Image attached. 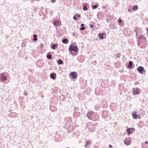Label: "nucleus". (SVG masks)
Returning a JSON list of instances; mask_svg holds the SVG:
<instances>
[{
    "instance_id": "nucleus-1",
    "label": "nucleus",
    "mask_w": 148,
    "mask_h": 148,
    "mask_svg": "<svg viewBox=\"0 0 148 148\" xmlns=\"http://www.w3.org/2000/svg\"><path fill=\"white\" fill-rule=\"evenodd\" d=\"M146 43V38L143 35H140L138 38V45L139 47L143 48L145 47Z\"/></svg>"
},
{
    "instance_id": "nucleus-2",
    "label": "nucleus",
    "mask_w": 148,
    "mask_h": 148,
    "mask_svg": "<svg viewBox=\"0 0 148 148\" xmlns=\"http://www.w3.org/2000/svg\"><path fill=\"white\" fill-rule=\"evenodd\" d=\"M131 140L129 138H125L124 141V143L126 145H128L130 144Z\"/></svg>"
},
{
    "instance_id": "nucleus-3",
    "label": "nucleus",
    "mask_w": 148,
    "mask_h": 148,
    "mask_svg": "<svg viewBox=\"0 0 148 148\" xmlns=\"http://www.w3.org/2000/svg\"><path fill=\"white\" fill-rule=\"evenodd\" d=\"M69 49L71 51H73L77 52L78 51V48L77 47L74 46H70Z\"/></svg>"
},
{
    "instance_id": "nucleus-4",
    "label": "nucleus",
    "mask_w": 148,
    "mask_h": 148,
    "mask_svg": "<svg viewBox=\"0 0 148 148\" xmlns=\"http://www.w3.org/2000/svg\"><path fill=\"white\" fill-rule=\"evenodd\" d=\"M94 114V112H89L87 113L86 114V116L87 118L90 120H91L93 115Z\"/></svg>"
},
{
    "instance_id": "nucleus-5",
    "label": "nucleus",
    "mask_w": 148,
    "mask_h": 148,
    "mask_svg": "<svg viewBox=\"0 0 148 148\" xmlns=\"http://www.w3.org/2000/svg\"><path fill=\"white\" fill-rule=\"evenodd\" d=\"M132 92L133 94L134 95L139 94L138 89L137 88H133Z\"/></svg>"
},
{
    "instance_id": "nucleus-6",
    "label": "nucleus",
    "mask_w": 148,
    "mask_h": 148,
    "mask_svg": "<svg viewBox=\"0 0 148 148\" xmlns=\"http://www.w3.org/2000/svg\"><path fill=\"white\" fill-rule=\"evenodd\" d=\"M98 116L97 113H94L93 115L91 120L93 121H96L98 120Z\"/></svg>"
},
{
    "instance_id": "nucleus-7",
    "label": "nucleus",
    "mask_w": 148,
    "mask_h": 148,
    "mask_svg": "<svg viewBox=\"0 0 148 148\" xmlns=\"http://www.w3.org/2000/svg\"><path fill=\"white\" fill-rule=\"evenodd\" d=\"M144 68L141 66H139L137 68V70L140 73H143Z\"/></svg>"
},
{
    "instance_id": "nucleus-8",
    "label": "nucleus",
    "mask_w": 148,
    "mask_h": 148,
    "mask_svg": "<svg viewBox=\"0 0 148 148\" xmlns=\"http://www.w3.org/2000/svg\"><path fill=\"white\" fill-rule=\"evenodd\" d=\"M70 75L72 76V78L74 79L76 78L77 76V73L74 72H71L70 73Z\"/></svg>"
},
{
    "instance_id": "nucleus-9",
    "label": "nucleus",
    "mask_w": 148,
    "mask_h": 148,
    "mask_svg": "<svg viewBox=\"0 0 148 148\" xmlns=\"http://www.w3.org/2000/svg\"><path fill=\"white\" fill-rule=\"evenodd\" d=\"M4 73H0V78L2 79L4 81H6L7 80V77L5 75H3V74Z\"/></svg>"
},
{
    "instance_id": "nucleus-10",
    "label": "nucleus",
    "mask_w": 148,
    "mask_h": 148,
    "mask_svg": "<svg viewBox=\"0 0 148 148\" xmlns=\"http://www.w3.org/2000/svg\"><path fill=\"white\" fill-rule=\"evenodd\" d=\"M91 142L90 141L87 140L84 145V147L86 148H88V147H90L89 145H91Z\"/></svg>"
},
{
    "instance_id": "nucleus-11",
    "label": "nucleus",
    "mask_w": 148,
    "mask_h": 148,
    "mask_svg": "<svg viewBox=\"0 0 148 148\" xmlns=\"http://www.w3.org/2000/svg\"><path fill=\"white\" fill-rule=\"evenodd\" d=\"M56 73H53L50 74V76L51 78L53 80H54L56 78Z\"/></svg>"
},
{
    "instance_id": "nucleus-12",
    "label": "nucleus",
    "mask_w": 148,
    "mask_h": 148,
    "mask_svg": "<svg viewBox=\"0 0 148 148\" xmlns=\"http://www.w3.org/2000/svg\"><path fill=\"white\" fill-rule=\"evenodd\" d=\"M132 116L133 118L136 119L137 118V115L136 114L135 112H134L132 113Z\"/></svg>"
},
{
    "instance_id": "nucleus-13",
    "label": "nucleus",
    "mask_w": 148,
    "mask_h": 148,
    "mask_svg": "<svg viewBox=\"0 0 148 148\" xmlns=\"http://www.w3.org/2000/svg\"><path fill=\"white\" fill-rule=\"evenodd\" d=\"M132 62L131 61H130L129 62V64L127 65V68L129 69H130L132 67Z\"/></svg>"
},
{
    "instance_id": "nucleus-14",
    "label": "nucleus",
    "mask_w": 148,
    "mask_h": 148,
    "mask_svg": "<svg viewBox=\"0 0 148 148\" xmlns=\"http://www.w3.org/2000/svg\"><path fill=\"white\" fill-rule=\"evenodd\" d=\"M91 125H92V126L93 127L92 128H90V127H88V129L89 130L91 131H94L95 129V126L93 124H92V123H90Z\"/></svg>"
},
{
    "instance_id": "nucleus-15",
    "label": "nucleus",
    "mask_w": 148,
    "mask_h": 148,
    "mask_svg": "<svg viewBox=\"0 0 148 148\" xmlns=\"http://www.w3.org/2000/svg\"><path fill=\"white\" fill-rule=\"evenodd\" d=\"M58 46V44H53L51 47V48L53 49H55Z\"/></svg>"
},
{
    "instance_id": "nucleus-16",
    "label": "nucleus",
    "mask_w": 148,
    "mask_h": 148,
    "mask_svg": "<svg viewBox=\"0 0 148 148\" xmlns=\"http://www.w3.org/2000/svg\"><path fill=\"white\" fill-rule=\"evenodd\" d=\"M108 114V112L106 111H104L102 112V116H107Z\"/></svg>"
},
{
    "instance_id": "nucleus-17",
    "label": "nucleus",
    "mask_w": 148,
    "mask_h": 148,
    "mask_svg": "<svg viewBox=\"0 0 148 148\" xmlns=\"http://www.w3.org/2000/svg\"><path fill=\"white\" fill-rule=\"evenodd\" d=\"M99 36V38H101V39H103L104 38L103 34L99 33L98 34Z\"/></svg>"
},
{
    "instance_id": "nucleus-18",
    "label": "nucleus",
    "mask_w": 148,
    "mask_h": 148,
    "mask_svg": "<svg viewBox=\"0 0 148 148\" xmlns=\"http://www.w3.org/2000/svg\"><path fill=\"white\" fill-rule=\"evenodd\" d=\"M62 42L64 44H66L68 42V41L67 39H64L62 40Z\"/></svg>"
},
{
    "instance_id": "nucleus-19",
    "label": "nucleus",
    "mask_w": 148,
    "mask_h": 148,
    "mask_svg": "<svg viewBox=\"0 0 148 148\" xmlns=\"http://www.w3.org/2000/svg\"><path fill=\"white\" fill-rule=\"evenodd\" d=\"M59 24L60 23L58 21H56L54 22V24L56 26H59Z\"/></svg>"
},
{
    "instance_id": "nucleus-20",
    "label": "nucleus",
    "mask_w": 148,
    "mask_h": 148,
    "mask_svg": "<svg viewBox=\"0 0 148 148\" xmlns=\"http://www.w3.org/2000/svg\"><path fill=\"white\" fill-rule=\"evenodd\" d=\"M57 62L59 64L61 65L63 63V61L61 59H59L58 60Z\"/></svg>"
},
{
    "instance_id": "nucleus-21",
    "label": "nucleus",
    "mask_w": 148,
    "mask_h": 148,
    "mask_svg": "<svg viewBox=\"0 0 148 148\" xmlns=\"http://www.w3.org/2000/svg\"><path fill=\"white\" fill-rule=\"evenodd\" d=\"M130 130V128H128L127 130V131L128 132L127 134H130L132 133V132Z\"/></svg>"
},
{
    "instance_id": "nucleus-22",
    "label": "nucleus",
    "mask_w": 148,
    "mask_h": 148,
    "mask_svg": "<svg viewBox=\"0 0 148 148\" xmlns=\"http://www.w3.org/2000/svg\"><path fill=\"white\" fill-rule=\"evenodd\" d=\"M83 9L84 10H88L87 8V5L86 4H85L84 5Z\"/></svg>"
},
{
    "instance_id": "nucleus-23",
    "label": "nucleus",
    "mask_w": 148,
    "mask_h": 148,
    "mask_svg": "<svg viewBox=\"0 0 148 148\" xmlns=\"http://www.w3.org/2000/svg\"><path fill=\"white\" fill-rule=\"evenodd\" d=\"M137 9H138V7H137V6L136 5H135L132 8V10L134 11H136V10H137Z\"/></svg>"
},
{
    "instance_id": "nucleus-24",
    "label": "nucleus",
    "mask_w": 148,
    "mask_h": 148,
    "mask_svg": "<svg viewBox=\"0 0 148 148\" xmlns=\"http://www.w3.org/2000/svg\"><path fill=\"white\" fill-rule=\"evenodd\" d=\"M121 56V54L120 53H117L116 54V56L117 58H119Z\"/></svg>"
},
{
    "instance_id": "nucleus-25",
    "label": "nucleus",
    "mask_w": 148,
    "mask_h": 148,
    "mask_svg": "<svg viewBox=\"0 0 148 148\" xmlns=\"http://www.w3.org/2000/svg\"><path fill=\"white\" fill-rule=\"evenodd\" d=\"M47 58L48 59H51V58H52V56L51 54H49L47 55Z\"/></svg>"
},
{
    "instance_id": "nucleus-26",
    "label": "nucleus",
    "mask_w": 148,
    "mask_h": 148,
    "mask_svg": "<svg viewBox=\"0 0 148 148\" xmlns=\"http://www.w3.org/2000/svg\"><path fill=\"white\" fill-rule=\"evenodd\" d=\"M33 37L34 38H33V40L34 41H36L37 40V36L36 35H34L33 36Z\"/></svg>"
},
{
    "instance_id": "nucleus-27",
    "label": "nucleus",
    "mask_w": 148,
    "mask_h": 148,
    "mask_svg": "<svg viewBox=\"0 0 148 148\" xmlns=\"http://www.w3.org/2000/svg\"><path fill=\"white\" fill-rule=\"evenodd\" d=\"M98 7V5H93V8L94 9H95L97 8Z\"/></svg>"
},
{
    "instance_id": "nucleus-28",
    "label": "nucleus",
    "mask_w": 148,
    "mask_h": 148,
    "mask_svg": "<svg viewBox=\"0 0 148 148\" xmlns=\"http://www.w3.org/2000/svg\"><path fill=\"white\" fill-rule=\"evenodd\" d=\"M85 28L84 27H82L80 28V30L81 31H82L85 29Z\"/></svg>"
},
{
    "instance_id": "nucleus-29",
    "label": "nucleus",
    "mask_w": 148,
    "mask_h": 148,
    "mask_svg": "<svg viewBox=\"0 0 148 148\" xmlns=\"http://www.w3.org/2000/svg\"><path fill=\"white\" fill-rule=\"evenodd\" d=\"M28 94V93L27 92H25L24 93V95L25 96H27Z\"/></svg>"
},
{
    "instance_id": "nucleus-30",
    "label": "nucleus",
    "mask_w": 148,
    "mask_h": 148,
    "mask_svg": "<svg viewBox=\"0 0 148 148\" xmlns=\"http://www.w3.org/2000/svg\"><path fill=\"white\" fill-rule=\"evenodd\" d=\"M77 16V17L79 18L80 17V15L79 14H75Z\"/></svg>"
},
{
    "instance_id": "nucleus-31",
    "label": "nucleus",
    "mask_w": 148,
    "mask_h": 148,
    "mask_svg": "<svg viewBox=\"0 0 148 148\" xmlns=\"http://www.w3.org/2000/svg\"><path fill=\"white\" fill-rule=\"evenodd\" d=\"M119 23H121L122 22V20L121 19L119 20Z\"/></svg>"
},
{
    "instance_id": "nucleus-32",
    "label": "nucleus",
    "mask_w": 148,
    "mask_h": 148,
    "mask_svg": "<svg viewBox=\"0 0 148 148\" xmlns=\"http://www.w3.org/2000/svg\"><path fill=\"white\" fill-rule=\"evenodd\" d=\"M89 26L91 28H92L93 27V25H90Z\"/></svg>"
},
{
    "instance_id": "nucleus-33",
    "label": "nucleus",
    "mask_w": 148,
    "mask_h": 148,
    "mask_svg": "<svg viewBox=\"0 0 148 148\" xmlns=\"http://www.w3.org/2000/svg\"><path fill=\"white\" fill-rule=\"evenodd\" d=\"M73 18L75 20H76L77 19L76 17L75 16H73Z\"/></svg>"
},
{
    "instance_id": "nucleus-34",
    "label": "nucleus",
    "mask_w": 148,
    "mask_h": 148,
    "mask_svg": "<svg viewBox=\"0 0 148 148\" xmlns=\"http://www.w3.org/2000/svg\"><path fill=\"white\" fill-rule=\"evenodd\" d=\"M51 1H52V2L53 3H54L55 2L56 0H50Z\"/></svg>"
},
{
    "instance_id": "nucleus-35",
    "label": "nucleus",
    "mask_w": 148,
    "mask_h": 148,
    "mask_svg": "<svg viewBox=\"0 0 148 148\" xmlns=\"http://www.w3.org/2000/svg\"><path fill=\"white\" fill-rule=\"evenodd\" d=\"M84 24L83 23H82L81 25V26L82 27H84L83 26H84Z\"/></svg>"
},
{
    "instance_id": "nucleus-36",
    "label": "nucleus",
    "mask_w": 148,
    "mask_h": 148,
    "mask_svg": "<svg viewBox=\"0 0 148 148\" xmlns=\"http://www.w3.org/2000/svg\"><path fill=\"white\" fill-rule=\"evenodd\" d=\"M109 147H112V145H109Z\"/></svg>"
},
{
    "instance_id": "nucleus-37",
    "label": "nucleus",
    "mask_w": 148,
    "mask_h": 148,
    "mask_svg": "<svg viewBox=\"0 0 148 148\" xmlns=\"http://www.w3.org/2000/svg\"><path fill=\"white\" fill-rule=\"evenodd\" d=\"M130 129L131 130H133L134 129V128H130Z\"/></svg>"
},
{
    "instance_id": "nucleus-38",
    "label": "nucleus",
    "mask_w": 148,
    "mask_h": 148,
    "mask_svg": "<svg viewBox=\"0 0 148 148\" xmlns=\"http://www.w3.org/2000/svg\"><path fill=\"white\" fill-rule=\"evenodd\" d=\"M145 143L146 144H147L148 143V142L147 141H146L145 142Z\"/></svg>"
},
{
    "instance_id": "nucleus-39",
    "label": "nucleus",
    "mask_w": 148,
    "mask_h": 148,
    "mask_svg": "<svg viewBox=\"0 0 148 148\" xmlns=\"http://www.w3.org/2000/svg\"><path fill=\"white\" fill-rule=\"evenodd\" d=\"M147 31L148 32V28L147 29Z\"/></svg>"
},
{
    "instance_id": "nucleus-40",
    "label": "nucleus",
    "mask_w": 148,
    "mask_h": 148,
    "mask_svg": "<svg viewBox=\"0 0 148 148\" xmlns=\"http://www.w3.org/2000/svg\"><path fill=\"white\" fill-rule=\"evenodd\" d=\"M69 148V147H67V148Z\"/></svg>"
}]
</instances>
